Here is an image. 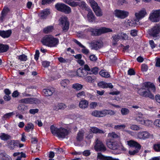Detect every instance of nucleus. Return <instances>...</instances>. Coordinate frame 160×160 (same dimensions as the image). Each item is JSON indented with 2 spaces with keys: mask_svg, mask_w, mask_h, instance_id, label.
Segmentation results:
<instances>
[{
  "mask_svg": "<svg viewBox=\"0 0 160 160\" xmlns=\"http://www.w3.org/2000/svg\"><path fill=\"white\" fill-rule=\"evenodd\" d=\"M153 149L156 152H160V144H155L153 146Z\"/></svg>",
  "mask_w": 160,
  "mask_h": 160,
  "instance_id": "53",
  "label": "nucleus"
},
{
  "mask_svg": "<svg viewBox=\"0 0 160 160\" xmlns=\"http://www.w3.org/2000/svg\"><path fill=\"white\" fill-rule=\"evenodd\" d=\"M54 90L53 88H50L43 90V92L45 96L48 97L51 96L54 92Z\"/></svg>",
  "mask_w": 160,
  "mask_h": 160,
  "instance_id": "23",
  "label": "nucleus"
},
{
  "mask_svg": "<svg viewBox=\"0 0 160 160\" xmlns=\"http://www.w3.org/2000/svg\"><path fill=\"white\" fill-rule=\"evenodd\" d=\"M121 113L122 115H126L128 114L129 112V110L127 108H122L121 109Z\"/></svg>",
  "mask_w": 160,
  "mask_h": 160,
  "instance_id": "46",
  "label": "nucleus"
},
{
  "mask_svg": "<svg viewBox=\"0 0 160 160\" xmlns=\"http://www.w3.org/2000/svg\"><path fill=\"white\" fill-rule=\"evenodd\" d=\"M160 32V24H156L151 28L148 30V33L150 36L156 37Z\"/></svg>",
  "mask_w": 160,
  "mask_h": 160,
  "instance_id": "9",
  "label": "nucleus"
},
{
  "mask_svg": "<svg viewBox=\"0 0 160 160\" xmlns=\"http://www.w3.org/2000/svg\"><path fill=\"white\" fill-rule=\"evenodd\" d=\"M98 86L102 88H109L110 89H112L113 87L111 83H108L104 81L99 82L98 83Z\"/></svg>",
  "mask_w": 160,
  "mask_h": 160,
  "instance_id": "17",
  "label": "nucleus"
},
{
  "mask_svg": "<svg viewBox=\"0 0 160 160\" xmlns=\"http://www.w3.org/2000/svg\"><path fill=\"white\" fill-rule=\"evenodd\" d=\"M72 87L77 91L81 90L83 88V85L81 84L76 83L73 85Z\"/></svg>",
  "mask_w": 160,
  "mask_h": 160,
  "instance_id": "39",
  "label": "nucleus"
},
{
  "mask_svg": "<svg viewBox=\"0 0 160 160\" xmlns=\"http://www.w3.org/2000/svg\"><path fill=\"white\" fill-rule=\"evenodd\" d=\"M98 68L97 67L92 68L90 72H89V74L96 75L98 73Z\"/></svg>",
  "mask_w": 160,
  "mask_h": 160,
  "instance_id": "38",
  "label": "nucleus"
},
{
  "mask_svg": "<svg viewBox=\"0 0 160 160\" xmlns=\"http://www.w3.org/2000/svg\"><path fill=\"white\" fill-rule=\"evenodd\" d=\"M55 8L58 11L65 14H70L72 12L71 8L63 3H57L55 5Z\"/></svg>",
  "mask_w": 160,
  "mask_h": 160,
  "instance_id": "5",
  "label": "nucleus"
},
{
  "mask_svg": "<svg viewBox=\"0 0 160 160\" xmlns=\"http://www.w3.org/2000/svg\"><path fill=\"white\" fill-rule=\"evenodd\" d=\"M147 12L145 9L143 8L138 12L135 13V15L137 19H140L144 18Z\"/></svg>",
  "mask_w": 160,
  "mask_h": 160,
  "instance_id": "20",
  "label": "nucleus"
},
{
  "mask_svg": "<svg viewBox=\"0 0 160 160\" xmlns=\"http://www.w3.org/2000/svg\"><path fill=\"white\" fill-rule=\"evenodd\" d=\"M51 35H46L41 39V42L43 45L48 46Z\"/></svg>",
  "mask_w": 160,
  "mask_h": 160,
  "instance_id": "22",
  "label": "nucleus"
},
{
  "mask_svg": "<svg viewBox=\"0 0 160 160\" xmlns=\"http://www.w3.org/2000/svg\"><path fill=\"white\" fill-rule=\"evenodd\" d=\"M76 74L78 77H83L86 76L87 75V73H84L83 68L81 67L77 70L76 72Z\"/></svg>",
  "mask_w": 160,
  "mask_h": 160,
  "instance_id": "24",
  "label": "nucleus"
},
{
  "mask_svg": "<svg viewBox=\"0 0 160 160\" xmlns=\"http://www.w3.org/2000/svg\"><path fill=\"white\" fill-rule=\"evenodd\" d=\"M154 125L160 128V119L155 120L154 122Z\"/></svg>",
  "mask_w": 160,
  "mask_h": 160,
  "instance_id": "64",
  "label": "nucleus"
},
{
  "mask_svg": "<svg viewBox=\"0 0 160 160\" xmlns=\"http://www.w3.org/2000/svg\"><path fill=\"white\" fill-rule=\"evenodd\" d=\"M84 133L82 131H79L77 134L76 139L78 141H81L82 140L83 138Z\"/></svg>",
  "mask_w": 160,
  "mask_h": 160,
  "instance_id": "37",
  "label": "nucleus"
},
{
  "mask_svg": "<svg viewBox=\"0 0 160 160\" xmlns=\"http://www.w3.org/2000/svg\"><path fill=\"white\" fill-rule=\"evenodd\" d=\"M68 82V80L67 79H64L61 81L60 84L62 86L65 87L67 85V83Z\"/></svg>",
  "mask_w": 160,
  "mask_h": 160,
  "instance_id": "63",
  "label": "nucleus"
},
{
  "mask_svg": "<svg viewBox=\"0 0 160 160\" xmlns=\"http://www.w3.org/2000/svg\"><path fill=\"white\" fill-rule=\"evenodd\" d=\"M126 126L124 124L117 125L114 126V128L117 130L123 129Z\"/></svg>",
  "mask_w": 160,
  "mask_h": 160,
  "instance_id": "55",
  "label": "nucleus"
},
{
  "mask_svg": "<svg viewBox=\"0 0 160 160\" xmlns=\"http://www.w3.org/2000/svg\"><path fill=\"white\" fill-rule=\"evenodd\" d=\"M152 122L151 120L148 119L145 120L144 125L148 127H151L152 125Z\"/></svg>",
  "mask_w": 160,
  "mask_h": 160,
  "instance_id": "52",
  "label": "nucleus"
},
{
  "mask_svg": "<svg viewBox=\"0 0 160 160\" xmlns=\"http://www.w3.org/2000/svg\"><path fill=\"white\" fill-rule=\"evenodd\" d=\"M83 70H85V71L87 72H85V73H87V74H89V72H90L91 69L90 68L88 65L87 64H85L83 68Z\"/></svg>",
  "mask_w": 160,
  "mask_h": 160,
  "instance_id": "50",
  "label": "nucleus"
},
{
  "mask_svg": "<svg viewBox=\"0 0 160 160\" xmlns=\"http://www.w3.org/2000/svg\"><path fill=\"white\" fill-rule=\"evenodd\" d=\"M42 65L44 68H47L50 64V62L47 61H43L42 62Z\"/></svg>",
  "mask_w": 160,
  "mask_h": 160,
  "instance_id": "56",
  "label": "nucleus"
},
{
  "mask_svg": "<svg viewBox=\"0 0 160 160\" xmlns=\"http://www.w3.org/2000/svg\"><path fill=\"white\" fill-rule=\"evenodd\" d=\"M97 158L100 160H119L118 159L113 158L112 157L105 156L101 153L98 154Z\"/></svg>",
  "mask_w": 160,
  "mask_h": 160,
  "instance_id": "19",
  "label": "nucleus"
},
{
  "mask_svg": "<svg viewBox=\"0 0 160 160\" xmlns=\"http://www.w3.org/2000/svg\"><path fill=\"white\" fill-rule=\"evenodd\" d=\"M88 102L86 100H81L79 102V107L81 108L85 109L88 108Z\"/></svg>",
  "mask_w": 160,
  "mask_h": 160,
  "instance_id": "25",
  "label": "nucleus"
},
{
  "mask_svg": "<svg viewBox=\"0 0 160 160\" xmlns=\"http://www.w3.org/2000/svg\"><path fill=\"white\" fill-rule=\"evenodd\" d=\"M87 11L88 12L87 14V18L89 22H95L96 17L90 8L87 9Z\"/></svg>",
  "mask_w": 160,
  "mask_h": 160,
  "instance_id": "15",
  "label": "nucleus"
},
{
  "mask_svg": "<svg viewBox=\"0 0 160 160\" xmlns=\"http://www.w3.org/2000/svg\"><path fill=\"white\" fill-rule=\"evenodd\" d=\"M119 35L121 39L122 40H127L128 39V36L126 33L122 32Z\"/></svg>",
  "mask_w": 160,
  "mask_h": 160,
  "instance_id": "48",
  "label": "nucleus"
},
{
  "mask_svg": "<svg viewBox=\"0 0 160 160\" xmlns=\"http://www.w3.org/2000/svg\"><path fill=\"white\" fill-rule=\"evenodd\" d=\"M14 115L13 112H11L6 114L4 115L2 118L5 119L9 118L12 115Z\"/></svg>",
  "mask_w": 160,
  "mask_h": 160,
  "instance_id": "51",
  "label": "nucleus"
},
{
  "mask_svg": "<svg viewBox=\"0 0 160 160\" xmlns=\"http://www.w3.org/2000/svg\"><path fill=\"white\" fill-rule=\"evenodd\" d=\"M130 128L131 129L135 131H138L140 129V127L138 125L136 124L131 125Z\"/></svg>",
  "mask_w": 160,
  "mask_h": 160,
  "instance_id": "49",
  "label": "nucleus"
},
{
  "mask_svg": "<svg viewBox=\"0 0 160 160\" xmlns=\"http://www.w3.org/2000/svg\"><path fill=\"white\" fill-rule=\"evenodd\" d=\"M9 49V47L7 44L0 43V53L7 52Z\"/></svg>",
  "mask_w": 160,
  "mask_h": 160,
  "instance_id": "29",
  "label": "nucleus"
},
{
  "mask_svg": "<svg viewBox=\"0 0 160 160\" xmlns=\"http://www.w3.org/2000/svg\"><path fill=\"white\" fill-rule=\"evenodd\" d=\"M50 129L52 134H57V136L59 138H65L69 133V131L66 129L62 127L58 128L53 125L50 126Z\"/></svg>",
  "mask_w": 160,
  "mask_h": 160,
  "instance_id": "2",
  "label": "nucleus"
},
{
  "mask_svg": "<svg viewBox=\"0 0 160 160\" xmlns=\"http://www.w3.org/2000/svg\"><path fill=\"white\" fill-rule=\"evenodd\" d=\"M59 25L61 27L63 31H68L70 23L66 17H61L59 20Z\"/></svg>",
  "mask_w": 160,
  "mask_h": 160,
  "instance_id": "6",
  "label": "nucleus"
},
{
  "mask_svg": "<svg viewBox=\"0 0 160 160\" xmlns=\"http://www.w3.org/2000/svg\"><path fill=\"white\" fill-rule=\"evenodd\" d=\"M112 38V45H115L117 44V42H118L119 40L121 39V38L119 34L115 35H113Z\"/></svg>",
  "mask_w": 160,
  "mask_h": 160,
  "instance_id": "32",
  "label": "nucleus"
},
{
  "mask_svg": "<svg viewBox=\"0 0 160 160\" xmlns=\"http://www.w3.org/2000/svg\"><path fill=\"white\" fill-rule=\"evenodd\" d=\"M64 2L73 7H75L78 6V2L75 1L71 2L69 0H64Z\"/></svg>",
  "mask_w": 160,
  "mask_h": 160,
  "instance_id": "31",
  "label": "nucleus"
},
{
  "mask_svg": "<svg viewBox=\"0 0 160 160\" xmlns=\"http://www.w3.org/2000/svg\"><path fill=\"white\" fill-rule=\"evenodd\" d=\"M94 148L97 152H104L106 150V147L103 143L98 139H97L95 142Z\"/></svg>",
  "mask_w": 160,
  "mask_h": 160,
  "instance_id": "10",
  "label": "nucleus"
},
{
  "mask_svg": "<svg viewBox=\"0 0 160 160\" xmlns=\"http://www.w3.org/2000/svg\"><path fill=\"white\" fill-rule=\"evenodd\" d=\"M89 1L93 11L100 8V7L98 6L97 3L94 0H89Z\"/></svg>",
  "mask_w": 160,
  "mask_h": 160,
  "instance_id": "26",
  "label": "nucleus"
},
{
  "mask_svg": "<svg viewBox=\"0 0 160 160\" xmlns=\"http://www.w3.org/2000/svg\"><path fill=\"white\" fill-rule=\"evenodd\" d=\"M55 0H42L41 4L42 5H45L47 4H50L52 1Z\"/></svg>",
  "mask_w": 160,
  "mask_h": 160,
  "instance_id": "59",
  "label": "nucleus"
},
{
  "mask_svg": "<svg viewBox=\"0 0 160 160\" xmlns=\"http://www.w3.org/2000/svg\"><path fill=\"white\" fill-rule=\"evenodd\" d=\"M148 69V66L145 64H142L141 66V71L142 72H146Z\"/></svg>",
  "mask_w": 160,
  "mask_h": 160,
  "instance_id": "58",
  "label": "nucleus"
},
{
  "mask_svg": "<svg viewBox=\"0 0 160 160\" xmlns=\"http://www.w3.org/2000/svg\"><path fill=\"white\" fill-rule=\"evenodd\" d=\"M18 109L21 112H23L28 109V107L24 104H20L18 107Z\"/></svg>",
  "mask_w": 160,
  "mask_h": 160,
  "instance_id": "40",
  "label": "nucleus"
},
{
  "mask_svg": "<svg viewBox=\"0 0 160 160\" xmlns=\"http://www.w3.org/2000/svg\"><path fill=\"white\" fill-rule=\"evenodd\" d=\"M88 30V32H91L92 36H99L102 33L112 31L111 29L105 27H102L100 29L89 28Z\"/></svg>",
  "mask_w": 160,
  "mask_h": 160,
  "instance_id": "4",
  "label": "nucleus"
},
{
  "mask_svg": "<svg viewBox=\"0 0 160 160\" xmlns=\"http://www.w3.org/2000/svg\"><path fill=\"white\" fill-rule=\"evenodd\" d=\"M110 136L112 138L116 139L118 140H119L120 137L119 135L115 133L114 132H112L110 134Z\"/></svg>",
  "mask_w": 160,
  "mask_h": 160,
  "instance_id": "45",
  "label": "nucleus"
},
{
  "mask_svg": "<svg viewBox=\"0 0 160 160\" xmlns=\"http://www.w3.org/2000/svg\"><path fill=\"white\" fill-rule=\"evenodd\" d=\"M99 73L102 77L106 78H108L110 76V75L109 74L108 72L106 71L105 70H101L99 72Z\"/></svg>",
  "mask_w": 160,
  "mask_h": 160,
  "instance_id": "34",
  "label": "nucleus"
},
{
  "mask_svg": "<svg viewBox=\"0 0 160 160\" xmlns=\"http://www.w3.org/2000/svg\"><path fill=\"white\" fill-rule=\"evenodd\" d=\"M115 114V112L112 110L103 109L102 110L99 111L95 110L91 113V115L94 117H103L108 115L111 116L114 115Z\"/></svg>",
  "mask_w": 160,
  "mask_h": 160,
  "instance_id": "3",
  "label": "nucleus"
},
{
  "mask_svg": "<svg viewBox=\"0 0 160 160\" xmlns=\"http://www.w3.org/2000/svg\"><path fill=\"white\" fill-rule=\"evenodd\" d=\"M12 33V30L9 29L7 31L0 30V36L3 38H8L9 37Z\"/></svg>",
  "mask_w": 160,
  "mask_h": 160,
  "instance_id": "21",
  "label": "nucleus"
},
{
  "mask_svg": "<svg viewBox=\"0 0 160 160\" xmlns=\"http://www.w3.org/2000/svg\"><path fill=\"white\" fill-rule=\"evenodd\" d=\"M85 79L87 82L90 83H93L95 81L94 79H92L90 76H87L85 78Z\"/></svg>",
  "mask_w": 160,
  "mask_h": 160,
  "instance_id": "47",
  "label": "nucleus"
},
{
  "mask_svg": "<svg viewBox=\"0 0 160 160\" xmlns=\"http://www.w3.org/2000/svg\"><path fill=\"white\" fill-rule=\"evenodd\" d=\"M50 9L48 8L44 9L41 11L38 14V16L41 19H45L50 14Z\"/></svg>",
  "mask_w": 160,
  "mask_h": 160,
  "instance_id": "12",
  "label": "nucleus"
},
{
  "mask_svg": "<svg viewBox=\"0 0 160 160\" xmlns=\"http://www.w3.org/2000/svg\"><path fill=\"white\" fill-rule=\"evenodd\" d=\"M137 136L139 139H145L149 137L150 134L147 131H140L138 132Z\"/></svg>",
  "mask_w": 160,
  "mask_h": 160,
  "instance_id": "14",
  "label": "nucleus"
},
{
  "mask_svg": "<svg viewBox=\"0 0 160 160\" xmlns=\"http://www.w3.org/2000/svg\"><path fill=\"white\" fill-rule=\"evenodd\" d=\"M81 50L82 52L85 55H87L89 53V51L88 49L86 48L85 47V48H82Z\"/></svg>",
  "mask_w": 160,
  "mask_h": 160,
  "instance_id": "61",
  "label": "nucleus"
},
{
  "mask_svg": "<svg viewBox=\"0 0 160 160\" xmlns=\"http://www.w3.org/2000/svg\"><path fill=\"white\" fill-rule=\"evenodd\" d=\"M95 15L98 17H101L102 16L103 13L100 8L98 9H97L94 11Z\"/></svg>",
  "mask_w": 160,
  "mask_h": 160,
  "instance_id": "42",
  "label": "nucleus"
},
{
  "mask_svg": "<svg viewBox=\"0 0 160 160\" xmlns=\"http://www.w3.org/2000/svg\"><path fill=\"white\" fill-rule=\"evenodd\" d=\"M8 146L11 150H13L18 147V143L15 142L14 140H11L8 143Z\"/></svg>",
  "mask_w": 160,
  "mask_h": 160,
  "instance_id": "30",
  "label": "nucleus"
},
{
  "mask_svg": "<svg viewBox=\"0 0 160 160\" xmlns=\"http://www.w3.org/2000/svg\"><path fill=\"white\" fill-rule=\"evenodd\" d=\"M150 90L153 92H155V86L151 82H145L142 84V87L138 89V93L142 97L154 99V96L151 93Z\"/></svg>",
  "mask_w": 160,
  "mask_h": 160,
  "instance_id": "1",
  "label": "nucleus"
},
{
  "mask_svg": "<svg viewBox=\"0 0 160 160\" xmlns=\"http://www.w3.org/2000/svg\"><path fill=\"white\" fill-rule=\"evenodd\" d=\"M31 98H28L22 99L21 100V102L23 103L31 104Z\"/></svg>",
  "mask_w": 160,
  "mask_h": 160,
  "instance_id": "44",
  "label": "nucleus"
},
{
  "mask_svg": "<svg viewBox=\"0 0 160 160\" xmlns=\"http://www.w3.org/2000/svg\"><path fill=\"white\" fill-rule=\"evenodd\" d=\"M102 44L99 41H96L92 43V48L95 50H98L102 47Z\"/></svg>",
  "mask_w": 160,
  "mask_h": 160,
  "instance_id": "28",
  "label": "nucleus"
},
{
  "mask_svg": "<svg viewBox=\"0 0 160 160\" xmlns=\"http://www.w3.org/2000/svg\"><path fill=\"white\" fill-rule=\"evenodd\" d=\"M2 159L3 160H10V157L5 152L0 154Z\"/></svg>",
  "mask_w": 160,
  "mask_h": 160,
  "instance_id": "41",
  "label": "nucleus"
},
{
  "mask_svg": "<svg viewBox=\"0 0 160 160\" xmlns=\"http://www.w3.org/2000/svg\"><path fill=\"white\" fill-rule=\"evenodd\" d=\"M98 86L102 88H109L110 89H112L113 87L111 83H108L104 81L99 82L98 83Z\"/></svg>",
  "mask_w": 160,
  "mask_h": 160,
  "instance_id": "18",
  "label": "nucleus"
},
{
  "mask_svg": "<svg viewBox=\"0 0 160 160\" xmlns=\"http://www.w3.org/2000/svg\"><path fill=\"white\" fill-rule=\"evenodd\" d=\"M91 130L93 133H95L103 134L104 133L103 131L96 127H92Z\"/></svg>",
  "mask_w": 160,
  "mask_h": 160,
  "instance_id": "33",
  "label": "nucleus"
},
{
  "mask_svg": "<svg viewBox=\"0 0 160 160\" xmlns=\"http://www.w3.org/2000/svg\"><path fill=\"white\" fill-rule=\"evenodd\" d=\"M114 14L116 17L119 18L124 19L128 16L129 12L124 10L116 9L114 11Z\"/></svg>",
  "mask_w": 160,
  "mask_h": 160,
  "instance_id": "11",
  "label": "nucleus"
},
{
  "mask_svg": "<svg viewBox=\"0 0 160 160\" xmlns=\"http://www.w3.org/2000/svg\"><path fill=\"white\" fill-rule=\"evenodd\" d=\"M78 6L82 9H85L86 11H87V9L88 8H90L88 7L87 6V4L85 2L83 1H81L80 2H78Z\"/></svg>",
  "mask_w": 160,
  "mask_h": 160,
  "instance_id": "36",
  "label": "nucleus"
},
{
  "mask_svg": "<svg viewBox=\"0 0 160 160\" xmlns=\"http://www.w3.org/2000/svg\"><path fill=\"white\" fill-rule=\"evenodd\" d=\"M149 20L153 22H157L160 21V9L153 10L150 14Z\"/></svg>",
  "mask_w": 160,
  "mask_h": 160,
  "instance_id": "8",
  "label": "nucleus"
},
{
  "mask_svg": "<svg viewBox=\"0 0 160 160\" xmlns=\"http://www.w3.org/2000/svg\"><path fill=\"white\" fill-rule=\"evenodd\" d=\"M128 144L131 147L135 148V149L140 150L141 146L138 142L133 140H130L127 142Z\"/></svg>",
  "mask_w": 160,
  "mask_h": 160,
  "instance_id": "16",
  "label": "nucleus"
},
{
  "mask_svg": "<svg viewBox=\"0 0 160 160\" xmlns=\"http://www.w3.org/2000/svg\"><path fill=\"white\" fill-rule=\"evenodd\" d=\"M31 104H39L40 103V100L37 98H31Z\"/></svg>",
  "mask_w": 160,
  "mask_h": 160,
  "instance_id": "54",
  "label": "nucleus"
},
{
  "mask_svg": "<svg viewBox=\"0 0 160 160\" xmlns=\"http://www.w3.org/2000/svg\"><path fill=\"white\" fill-rule=\"evenodd\" d=\"M18 59L22 61H26L27 60V56L25 54H22L18 56Z\"/></svg>",
  "mask_w": 160,
  "mask_h": 160,
  "instance_id": "43",
  "label": "nucleus"
},
{
  "mask_svg": "<svg viewBox=\"0 0 160 160\" xmlns=\"http://www.w3.org/2000/svg\"><path fill=\"white\" fill-rule=\"evenodd\" d=\"M59 42V39L58 38H54L51 35L48 47H56L58 44Z\"/></svg>",
  "mask_w": 160,
  "mask_h": 160,
  "instance_id": "13",
  "label": "nucleus"
},
{
  "mask_svg": "<svg viewBox=\"0 0 160 160\" xmlns=\"http://www.w3.org/2000/svg\"><path fill=\"white\" fill-rule=\"evenodd\" d=\"M97 106V103L96 102H92L89 104L90 108L94 109Z\"/></svg>",
  "mask_w": 160,
  "mask_h": 160,
  "instance_id": "62",
  "label": "nucleus"
},
{
  "mask_svg": "<svg viewBox=\"0 0 160 160\" xmlns=\"http://www.w3.org/2000/svg\"><path fill=\"white\" fill-rule=\"evenodd\" d=\"M52 28V27L48 26L44 28L43 31L44 33H48L51 31Z\"/></svg>",
  "mask_w": 160,
  "mask_h": 160,
  "instance_id": "60",
  "label": "nucleus"
},
{
  "mask_svg": "<svg viewBox=\"0 0 160 160\" xmlns=\"http://www.w3.org/2000/svg\"><path fill=\"white\" fill-rule=\"evenodd\" d=\"M0 138L2 140L7 141L11 138V136L8 134L2 133L0 135Z\"/></svg>",
  "mask_w": 160,
  "mask_h": 160,
  "instance_id": "35",
  "label": "nucleus"
},
{
  "mask_svg": "<svg viewBox=\"0 0 160 160\" xmlns=\"http://www.w3.org/2000/svg\"><path fill=\"white\" fill-rule=\"evenodd\" d=\"M107 144L110 149L113 150H124V147L118 142L109 141L107 142Z\"/></svg>",
  "mask_w": 160,
  "mask_h": 160,
  "instance_id": "7",
  "label": "nucleus"
},
{
  "mask_svg": "<svg viewBox=\"0 0 160 160\" xmlns=\"http://www.w3.org/2000/svg\"><path fill=\"white\" fill-rule=\"evenodd\" d=\"M59 110H63L67 106L63 103H61L58 104Z\"/></svg>",
  "mask_w": 160,
  "mask_h": 160,
  "instance_id": "57",
  "label": "nucleus"
},
{
  "mask_svg": "<svg viewBox=\"0 0 160 160\" xmlns=\"http://www.w3.org/2000/svg\"><path fill=\"white\" fill-rule=\"evenodd\" d=\"M34 128V125L33 123L29 122L25 126L24 128L25 131L28 132H30V130H33Z\"/></svg>",
  "mask_w": 160,
  "mask_h": 160,
  "instance_id": "27",
  "label": "nucleus"
}]
</instances>
